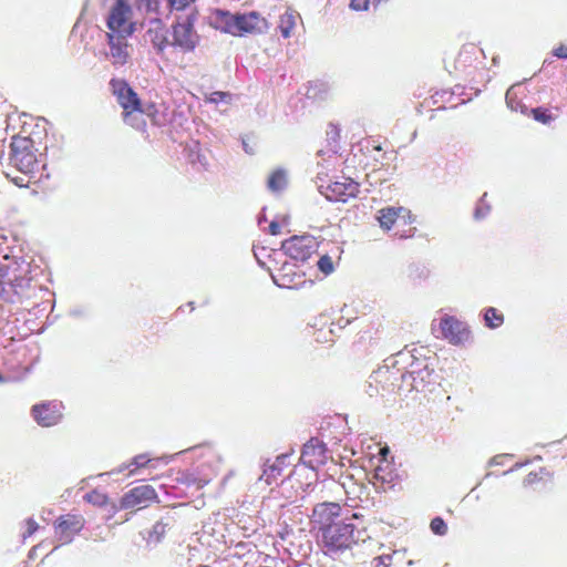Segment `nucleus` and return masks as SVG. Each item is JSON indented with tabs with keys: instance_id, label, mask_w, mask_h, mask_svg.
<instances>
[{
	"instance_id": "obj_12",
	"label": "nucleus",
	"mask_w": 567,
	"mask_h": 567,
	"mask_svg": "<svg viewBox=\"0 0 567 567\" xmlns=\"http://www.w3.org/2000/svg\"><path fill=\"white\" fill-rule=\"evenodd\" d=\"M145 41L155 48L156 54L162 59L169 60L166 51H171L169 41L167 40V30L163 25L162 20L154 19L148 21L147 31H145Z\"/></svg>"
},
{
	"instance_id": "obj_23",
	"label": "nucleus",
	"mask_w": 567,
	"mask_h": 567,
	"mask_svg": "<svg viewBox=\"0 0 567 567\" xmlns=\"http://www.w3.org/2000/svg\"><path fill=\"white\" fill-rule=\"evenodd\" d=\"M175 482L183 484L185 486H195L196 488H203L209 483V476L204 475V477H198L194 472L190 471H183L179 472V475H177V478H175Z\"/></svg>"
},
{
	"instance_id": "obj_44",
	"label": "nucleus",
	"mask_w": 567,
	"mask_h": 567,
	"mask_svg": "<svg viewBox=\"0 0 567 567\" xmlns=\"http://www.w3.org/2000/svg\"><path fill=\"white\" fill-rule=\"evenodd\" d=\"M0 277H1V265H0Z\"/></svg>"
},
{
	"instance_id": "obj_33",
	"label": "nucleus",
	"mask_w": 567,
	"mask_h": 567,
	"mask_svg": "<svg viewBox=\"0 0 567 567\" xmlns=\"http://www.w3.org/2000/svg\"><path fill=\"white\" fill-rule=\"evenodd\" d=\"M25 533H23V539L31 537L38 530V523H35L34 518H27L25 520Z\"/></svg>"
},
{
	"instance_id": "obj_27",
	"label": "nucleus",
	"mask_w": 567,
	"mask_h": 567,
	"mask_svg": "<svg viewBox=\"0 0 567 567\" xmlns=\"http://www.w3.org/2000/svg\"><path fill=\"white\" fill-rule=\"evenodd\" d=\"M392 483V475L390 473H385L384 468L379 466L373 472V486L384 489L385 484Z\"/></svg>"
},
{
	"instance_id": "obj_10",
	"label": "nucleus",
	"mask_w": 567,
	"mask_h": 567,
	"mask_svg": "<svg viewBox=\"0 0 567 567\" xmlns=\"http://www.w3.org/2000/svg\"><path fill=\"white\" fill-rule=\"evenodd\" d=\"M157 502L156 491L150 485H138L124 493L121 498L122 509H142Z\"/></svg>"
},
{
	"instance_id": "obj_36",
	"label": "nucleus",
	"mask_w": 567,
	"mask_h": 567,
	"mask_svg": "<svg viewBox=\"0 0 567 567\" xmlns=\"http://www.w3.org/2000/svg\"><path fill=\"white\" fill-rule=\"evenodd\" d=\"M553 55L558 59H567V45L560 44L557 48H554Z\"/></svg>"
},
{
	"instance_id": "obj_6",
	"label": "nucleus",
	"mask_w": 567,
	"mask_h": 567,
	"mask_svg": "<svg viewBox=\"0 0 567 567\" xmlns=\"http://www.w3.org/2000/svg\"><path fill=\"white\" fill-rule=\"evenodd\" d=\"M280 248H282L284 255L291 259L305 261L316 252L318 243L310 235H293L289 239L284 240Z\"/></svg>"
},
{
	"instance_id": "obj_5",
	"label": "nucleus",
	"mask_w": 567,
	"mask_h": 567,
	"mask_svg": "<svg viewBox=\"0 0 567 567\" xmlns=\"http://www.w3.org/2000/svg\"><path fill=\"white\" fill-rule=\"evenodd\" d=\"M107 33L117 35H132L135 23L131 20V7L125 0H116L107 16Z\"/></svg>"
},
{
	"instance_id": "obj_9",
	"label": "nucleus",
	"mask_w": 567,
	"mask_h": 567,
	"mask_svg": "<svg viewBox=\"0 0 567 567\" xmlns=\"http://www.w3.org/2000/svg\"><path fill=\"white\" fill-rule=\"evenodd\" d=\"M62 406L61 401H41L31 408V416L40 427H50L59 424L62 420Z\"/></svg>"
},
{
	"instance_id": "obj_20",
	"label": "nucleus",
	"mask_w": 567,
	"mask_h": 567,
	"mask_svg": "<svg viewBox=\"0 0 567 567\" xmlns=\"http://www.w3.org/2000/svg\"><path fill=\"white\" fill-rule=\"evenodd\" d=\"M549 480V472L545 467H537L527 472L526 477L522 481V485L526 488H535Z\"/></svg>"
},
{
	"instance_id": "obj_15",
	"label": "nucleus",
	"mask_w": 567,
	"mask_h": 567,
	"mask_svg": "<svg viewBox=\"0 0 567 567\" xmlns=\"http://www.w3.org/2000/svg\"><path fill=\"white\" fill-rule=\"evenodd\" d=\"M172 32H174V40L169 42L172 51L179 49L183 52H189L196 48L197 37L189 19L175 23Z\"/></svg>"
},
{
	"instance_id": "obj_35",
	"label": "nucleus",
	"mask_w": 567,
	"mask_h": 567,
	"mask_svg": "<svg viewBox=\"0 0 567 567\" xmlns=\"http://www.w3.org/2000/svg\"><path fill=\"white\" fill-rule=\"evenodd\" d=\"M369 6V0H351V9L355 11H364Z\"/></svg>"
},
{
	"instance_id": "obj_3",
	"label": "nucleus",
	"mask_w": 567,
	"mask_h": 567,
	"mask_svg": "<svg viewBox=\"0 0 567 567\" xmlns=\"http://www.w3.org/2000/svg\"><path fill=\"white\" fill-rule=\"evenodd\" d=\"M217 21L221 24V30L234 37H243L245 34H257L265 30L266 21L256 11L244 14H231L229 12L219 11Z\"/></svg>"
},
{
	"instance_id": "obj_29",
	"label": "nucleus",
	"mask_w": 567,
	"mask_h": 567,
	"mask_svg": "<svg viewBox=\"0 0 567 567\" xmlns=\"http://www.w3.org/2000/svg\"><path fill=\"white\" fill-rule=\"evenodd\" d=\"M317 267L320 272L324 274V276L331 275L334 269V266H332V259L328 255H323L318 258Z\"/></svg>"
},
{
	"instance_id": "obj_17",
	"label": "nucleus",
	"mask_w": 567,
	"mask_h": 567,
	"mask_svg": "<svg viewBox=\"0 0 567 567\" xmlns=\"http://www.w3.org/2000/svg\"><path fill=\"white\" fill-rule=\"evenodd\" d=\"M131 35H122L116 33H105L109 45V56L113 60V65H125L130 60V45L127 39Z\"/></svg>"
},
{
	"instance_id": "obj_39",
	"label": "nucleus",
	"mask_w": 567,
	"mask_h": 567,
	"mask_svg": "<svg viewBox=\"0 0 567 567\" xmlns=\"http://www.w3.org/2000/svg\"><path fill=\"white\" fill-rule=\"evenodd\" d=\"M281 230V227L276 221H270L269 224V234L272 236H278L279 231Z\"/></svg>"
},
{
	"instance_id": "obj_11",
	"label": "nucleus",
	"mask_w": 567,
	"mask_h": 567,
	"mask_svg": "<svg viewBox=\"0 0 567 567\" xmlns=\"http://www.w3.org/2000/svg\"><path fill=\"white\" fill-rule=\"evenodd\" d=\"M111 86V93L116 99V103L121 105L122 110H141L143 104L136 95L135 91L131 89L130 84L125 80L113 79L109 81Z\"/></svg>"
},
{
	"instance_id": "obj_16",
	"label": "nucleus",
	"mask_w": 567,
	"mask_h": 567,
	"mask_svg": "<svg viewBox=\"0 0 567 567\" xmlns=\"http://www.w3.org/2000/svg\"><path fill=\"white\" fill-rule=\"evenodd\" d=\"M327 461V447L323 442L317 437H310L301 451V463L310 470L323 466Z\"/></svg>"
},
{
	"instance_id": "obj_31",
	"label": "nucleus",
	"mask_w": 567,
	"mask_h": 567,
	"mask_svg": "<svg viewBox=\"0 0 567 567\" xmlns=\"http://www.w3.org/2000/svg\"><path fill=\"white\" fill-rule=\"evenodd\" d=\"M193 2L194 0H168V7L173 11H183Z\"/></svg>"
},
{
	"instance_id": "obj_4",
	"label": "nucleus",
	"mask_w": 567,
	"mask_h": 567,
	"mask_svg": "<svg viewBox=\"0 0 567 567\" xmlns=\"http://www.w3.org/2000/svg\"><path fill=\"white\" fill-rule=\"evenodd\" d=\"M318 530H320V546L326 554L331 555L349 549L355 543L352 524L318 527Z\"/></svg>"
},
{
	"instance_id": "obj_2",
	"label": "nucleus",
	"mask_w": 567,
	"mask_h": 567,
	"mask_svg": "<svg viewBox=\"0 0 567 567\" xmlns=\"http://www.w3.org/2000/svg\"><path fill=\"white\" fill-rule=\"evenodd\" d=\"M40 153L34 140L28 135L17 134L12 136L10 142V165L18 169L23 176L12 178L13 184L18 187H27L28 181L34 177L40 168L38 159Z\"/></svg>"
},
{
	"instance_id": "obj_40",
	"label": "nucleus",
	"mask_w": 567,
	"mask_h": 567,
	"mask_svg": "<svg viewBox=\"0 0 567 567\" xmlns=\"http://www.w3.org/2000/svg\"><path fill=\"white\" fill-rule=\"evenodd\" d=\"M331 134L336 137L339 136V130L334 125H331Z\"/></svg>"
},
{
	"instance_id": "obj_34",
	"label": "nucleus",
	"mask_w": 567,
	"mask_h": 567,
	"mask_svg": "<svg viewBox=\"0 0 567 567\" xmlns=\"http://www.w3.org/2000/svg\"><path fill=\"white\" fill-rule=\"evenodd\" d=\"M392 558L390 556H378L372 560V567H390V561Z\"/></svg>"
},
{
	"instance_id": "obj_24",
	"label": "nucleus",
	"mask_w": 567,
	"mask_h": 567,
	"mask_svg": "<svg viewBox=\"0 0 567 567\" xmlns=\"http://www.w3.org/2000/svg\"><path fill=\"white\" fill-rule=\"evenodd\" d=\"M297 13L292 11H286L282 16H280V22H278V30H280V34H282L284 39H288L291 37V31L297 24Z\"/></svg>"
},
{
	"instance_id": "obj_19",
	"label": "nucleus",
	"mask_w": 567,
	"mask_h": 567,
	"mask_svg": "<svg viewBox=\"0 0 567 567\" xmlns=\"http://www.w3.org/2000/svg\"><path fill=\"white\" fill-rule=\"evenodd\" d=\"M300 278H302V275L296 274L292 266L284 265L280 274H278V286L285 289H296L300 285Z\"/></svg>"
},
{
	"instance_id": "obj_41",
	"label": "nucleus",
	"mask_w": 567,
	"mask_h": 567,
	"mask_svg": "<svg viewBox=\"0 0 567 567\" xmlns=\"http://www.w3.org/2000/svg\"><path fill=\"white\" fill-rule=\"evenodd\" d=\"M2 153H3V142L0 140V157H1Z\"/></svg>"
},
{
	"instance_id": "obj_21",
	"label": "nucleus",
	"mask_w": 567,
	"mask_h": 567,
	"mask_svg": "<svg viewBox=\"0 0 567 567\" xmlns=\"http://www.w3.org/2000/svg\"><path fill=\"white\" fill-rule=\"evenodd\" d=\"M144 110H122V122L136 131L144 132L146 122L143 120Z\"/></svg>"
},
{
	"instance_id": "obj_32",
	"label": "nucleus",
	"mask_w": 567,
	"mask_h": 567,
	"mask_svg": "<svg viewBox=\"0 0 567 567\" xmlns=\"http://www.w3.org/2000/svg\"><path fill=\"white\" fill-rule=\"evenodd\" d=\"M377 340H379V338L374 337L373 333L371 332V330H364V332H362V334H360V342L367 344V346H374L377 344Z\"/></svg>"
},
{
	"instance_id": "obj_28",
	"label": "nucleus",
	"mask_w": 567,
	"mask_h": 567,
	"mask_svg": "<svg viewBox=\"0 0 567 567\" xmlns=\"http://www.w3.org/2000/svg\"><path fill=\"white\" fill-rule=\"evenodd\" d=\"M84 501L89 502L90 504H92L96 507H103L106 505V502L109 501V498L106 497L105 494H103L96 489H93V491H90L89 493H86V495H84Z\"/></svg>"
},
{
	"instance_id": "obj_13",
	"label": "nucleus",
	"mask_w": 567,
	"mask_h": 567,
	"mask_svg": "<svg viewBox=\"0 0 567 567\" xmlns=\"http://www.w3.org/2000/svg\"><path fill=\"white\" fill-rule=\"evenodd\" d=\"M440 333L447 342L460 346L467 341L470 331L457 318L445 315L440 319Z\"/></svg>"
},
{
	"instance_id": "obj_8",
	"label": "nucleus",
	"mask_w": 567,
	"mask_h": 567,
	"mask_svg": "<svg viewBox=\"0 0 567 567\" xmlns=\"http://www.w3.org/2000/svg\"><path fill=\"white\" fill-rule=\"evenodd\" d=\"M85 519L80 514H63L54 520V535L61 544H69L80 534Z\"/></svg>"
},
{
	"instance_id": "obj_22",
	"label": "nucleus",
	"mask_w": 567,
	"mask_h": 567,
	"mask_svg": "<svg viewBox=\"0 0 567 567\" xmlns=\"http://www.w3.org/2000/svg\"><path fill=\"white\" fill-rule=\"evenodd\" d=\"M557 113H559L558 107L537 106L529 110V115L534 117V121L544 125H549V123L554 122L557 118Z\"/></svg>"
},
{
	"instance_id": "obj_37",
	"label": "nucleus",
	"mask_w": 567,
	"mask_h": 567,
	"mask_svg": "<svg viewBox=\"0 0 567 567\" xmlns=\"http://www.w3.org/2000/svg\"><path fill=\"white\" fill-rule=\"evenodd\" d=\"M167 529V524L163 522H156L155 526H153V534L157 536H162L165 534V530Z\"/></svg>"
},
{
	"instance_id": "obj_43",
	"label": "nucleus",
	"mask_w": 567,
	"mask_h": 567,
	"mask_svg": "<svg viewBox=\"0 0 567 567\" xmlns=\"http://www.w3.org/2000/svg\"><path fill=\"white\" fill-rule=\"evenodd\" d=\"M198 567H209V565H198Z\"/></svg>"
},
{
	"instance_id": "obj_30",
	"label": "nucleus",
	"mask_w": 567,
	"mask_h": 567,
	"mask_svg": "<svg viewBox=\"0 0 567 567\" xmlns=\"http://www.w3.org/2000/svg\"><path fill=\"white\" fill-rule=\"evenodd\" d=\"M432 534L437 536H444L446 533L445 522L441 517L432 518L431 520Z\"/></svg>"
},
{
	"instance_id": "obj_42",
	"label": "nucleus",
	"mask_w": 567,
	"mask_h": 567,
	"mask_svg": "<svg viewBox=\"0 0 567 567\" xmlns=\"http://www.w3.org/2000/svg\"><path fill=\"white\" fill-rule=\"evenodd\" d=\"M3 382V377L0 374V383Z\"/></svg>"
},
{
	"instance_id": "obj_1",
	"label": "nucleus",
	"mask_w": 567,
	"mask_h": 567,
	"mask_svg": "<svg viewBox=\"0 0 567 567\" xmlns=\"http://www.w3.org/2000/svg\"><path fill=\"white\" fill-rule=\"evenodd\" d=\"M30 293H32V285H30V266L28 262L12 259L2 265L0 298L8 303H17L28 299Z\"/></svg>"
},
{
	"instance_id": "obj_18",
	"label": "nucleus",
	"mask_w": 567,
	"mask_h": 567,
	"mask_svg": "<svg viewBox=\"0 0 567 567\" xmlns=\"http://www.w3.org/2000/svg\"><path fill=\"white\" fill-rule=\"evenodd\" d=\"M378 223L381 229L389 231L392 229L393 224H395L399 219H403L404 223H411L413 218H411V212H409L404 207H383L378 210Z\"/></svg>"
},
{
	"instance_id": "obj_38",
	"label": "nucleus",
	"mask_w": 567,
	"mask_h": 567,
	"mask_svg": "<svg viewBox=\"0 0 567 567\" xmlns=\"http://www.w3.org/2000/svg\"><path fill=\"white\" fill-rule=\"evenodd\" d=\"M148 463V458L145 455H137L134 456V460H132V465L135 467H144Z\"/></svg>"
},
{
	"instance_id": "obj_25",
	"label": "nucleus",
	"mask_w": 567,
	"mask_h": 567,
	"mask_svg": "<svg viewBox=\"0 0 567 567\" xmlns=\"http://www.w3.org/2000/svg\"><path fill=\"white\" fill-rule=\"evenodd\" d=\"M286 184L287 179L285 178V172L282 169L270 173L269 179H267V187L274 193L281 192Z\"/></svg>"
},
{
	"instance_id": "obj_14",
	"label": "nucleus",
	"mask_w": 567,
	"mask_h": 567,
	"mask_svg": "<svg viewBox=\"0 0 567 567\" xmlns=\"http://www.w3.org/2000/svg\"><path fill=\"white\" fill-rule=\"evenodd\" d=\"M339 503L323 502L318 503V505L312 508V514H310V523L315 524L317 527L334 526L336 524H348L344 522H339Z\"/></svg>"
},
{
	"instance_id": "obj_26",
	"label": "nucleus",
	"mask_w": 567,
	"mask_h": 567,
	"mask_svg": "<svg viewBox=\"0 0 567 567\" xmlns=\"http://www.w3.org/2000/svg\"><path fill=\"white\" fill-rule=\"evenodd\" d=\"M484 322H486L487 328L496 329L504 322V317H502V313L497 309L487 308L486 311H484Z\"/></svg>"
},
{
	"instance_id": "obj_7",
	"label": "nucleus",
	"mask_w": 567,
	"mask_h": 567,
	"mask_svg": "<svg viewBox=\"0 0 567 567\" xmlns=\"http://www.w3.org/2000/svg\"><path fill=\"white\" fill-rule=\"evenodd\" d=\"M326 199L331 203H348L349 200L358 197L360 193V184L351 177H341L340 181H334L326 186H320Z\"/></svg>"
}]
</instances>
